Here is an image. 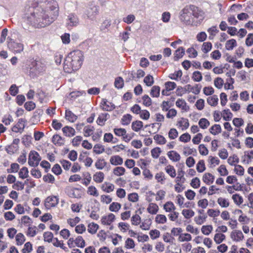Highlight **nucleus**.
<instances>
[{"mask_svg": "<svg viewBox=\"0 0 253 253\" xmlns=\"http://www.w3.org/2000/svg\"><path fill=\"white\" fill-rule=\"evenodd\" d=\"M58 5L54 0H45L36 6H26L22 19L26 24L35 28L50 25L58 15Z\"/></svg>", "mask_w": 253, "mask_h": 253, "instance_id": "1", "label": "nucleus"}, {"mask_svg": "<svg viewBox=\"0 0 253 253\" xmlns=\"http://www.w3.org/2000/svg\"><path fill=\"white\" fill-rule=\"evenodd\" d=\"M84 61L83 52L79 50L71 52L65 59L63 69L65 72L71 73L79 70Z\"/></svg>", "mask_w": 253, "mask_h": 253, "instance_id": "2", "label": "nucleus"}, {"mask_svg": "<svg viewBox=\"0 0 253 253\" xmlns=\"http://www.w3.org/2000/svg\"><path fill=\"white\" fill-rule=\"evenodd\" d=\"M191 5H187L179 13V19L180 22L186 25H191L193 17L191 16Z\"/></svg>", "mask_w": 253, "mask_h": 253, "instance_id": "3", "label": "nucleus"}, {"mask_svg": "<svg viewBox=\"0 0 253 253\" xmlns=\"http://www.w3.org/2000/svg\"><path fill=\"white\" fill-rule=\"evenodd\" d=\"M46 66L42 60H35L32 62L29 73L31 76L34 77L45 71Z\"/></svg>", "mask_w": 253, "mask_h": 253, "instance_id": "4", "label": "nucleus"}, {"mask_svg": "<svg viewBox=\"0 0 253 253\" xmlns=\"http://www.w3.org/2000/svg\"><path fill=\"white\" fill-rule=\"evenodd\" d=\"M41 160V157L39 153L35 151H31L28 156V164L33 167H37Z\"/></svg>", "mask_w": 253, "mask_h": 253, "instance_id": "5", "label": "nucleus"}, {"mask_svg": "<svg viewBox=\"0 0 253 253\" xmlns=\"http://www.w3.org/2000/svg\"><path fill=\"white\" fill-rule=\"evenodd\" d=\"M98 13V6L93 3L89 4L84 13L86 17L91 20H93L95 18Z\"/></svg>", "mask_w": 253, "mask_h": 253, "instance_id": "6", "label": "nucleus"}, {"mask_svg": "<svg viewBox=\"0 0 253 253\" xmlns=\"http://www.w3.org/2000/svg\"><path fill=\"white\" fill-rule=\"evenodd\" d=\"M59 203V198L57 196H50L45 198L44 206L46 209L49 210L56 207Z\"/></svg>", "mask_w": 253, "mask_h": 253, "instance_id": "7", "label": "nucleus"}, {"mask_svg": "<svg viewBox=\"0 0 253 253\" xmlns=\"http://www.w3.org/2000/svg\"><path fill=\"white\" fill-rule=\"evenodd\" d=\"M8 47L16 53H20L24 49L23 44L14 42L11 38L7 39Z\"/></svg>", "mask_w": 253, "mask_h": 253, "instance_id": "8", "label": "nucleus"}, {"mask_svg": "<svg viewBox=\"0 0 253 253\" xmlns=\"http://www.w3.org/2000/svg\"><path fill=\"white\" fill-rule=\"evenodd\" d=\"M115 220V215L113 213H110L107 215L102 216L101 218L100 222L103 225L109 226L110 230H112L113 226L112 224Z\"/></svg>", "mask_w": 253, "mask_h": 253, "instance_id": "9", "label": "nucleus"}, {"mask_svg": "<svg viewBox=\"0 0 253 253\" xmlns=\"http://www.w3.org/2000/svg\"><path fill=\"white\" fill-rule=\"evenodd\" d=\"M201 88L202 85L199 84H196L194 86L187 84L183 87V88H180V89L186 93L192 92L195 94H198L200 92Z\"/></svg>", "mask_w": 253, "mask_h": 253, "instance_id": "10", "label": "nucleus"}, {"mask_svg": "<svg viewBox=\"0 0 253 253\" xmlns=\"http://www.w3.org/2000/svg\"><path fill=\"white\" fill-rule=\"evenodd\" d=\"M79 23V18L75 13H70L66 20V25L68 28L77 26Z\"/></svg>", "mask_w": 253, "mask_h": 253, "instance_id": "11", "label": "nucleus"}, {"mask_svg": "<svg viewBox=\"0 0 253 253\" xmlns=\"http://www.w3.org/2000/svg\"><path fill=\"white\" fill-rule=\"evenodd\" d=\"M66 192L71 198H80L82 197L81 190L79 188L68 187L66 189Z\"/></svg>", "mask_w": 253, "mask_h": 253, "instance_id": "12", "label": "nucleus"}, {"mask_svg": "<svg viewBox=\"0 0 253 253\" xmlns=\"http://www.w3.org/2000/svg\"><path fill=\"white\" fill-rule=\"evenodd\" d=\"M230 238L236 242H241L244 239V236L241 231L235 230L231 232Z\"/></svg>", "mask_w": 253, "mask_h": 253, "instance_id": "13", "label": "nucleus"}, {"mask_svg": "<svg viewBox=\"0 0 253 253\" xmlns=\"http://www.w3.org/2000/svg\"><path fill=\"white\" fill-rule=\"evenodd\" d=\"M26 120L20 119L18 123L12 128V130L15 132L21 133L25 127Z\"/></svg>", "mask_w": 253, "mask_h": 253, "instance_id": "14", "label": "nucleus"}, {"mask_svg": "<svg viewBox=\"0 0 253 253\" xmlns=\"http://www.w3.org/2000/svg\"><path fill=\"white\" fill-rule=\"evenodd\" d=\"M191 16H193L196 18L203 19L204 17V12L199 9L197 6L194 5H191Z\"/></svg>", "mask_w": 253, "mask_h": 253, "instance_id": "15", "label": "nucleus"}, {"mask_svg": "<svg viewBox=\"0 0 253 253\" xmlns=\"http://www.w3.org/2000/svg\"><path fill=\"white\" fill-rule=\"evenodd\" d=\"M148 194L150 196H155V200L156 201H159L165 199L166 192L163 189H160L158 190L156 194L152 191H149Z\"/></svg>", "mask_w": 253, "mask_h": 253, "instance_id": "16", "label": "nucleus"}, {"mask_svg": "<svg viewBox=\"0 0 253 253\" xmlns=\"http://www.w3.org/2000/svg\"><path fill=\"white\" fill-rule=\"evenodd\" d=\"M101 107L102 110L106 111H111L115 108V105L107 101L106 99H104L101 103Z\"/></svg>", "mask_w": 253, "mask_h": 253, "instance_id": "17", "label": "nucleus"}, {"mask_svg": "<svg viewBox=\"0 0 253 253\" xmlns=\"http://www.w3.org/2000/svg\"><path fill=\"white\" fill-rule=\"evenodd\" d=\"M176 126L182 130H185L189 126V121L186 118H181L177 121Z\"/></svg>", "mask_w": 253, "mask_h": 253, "instance_id": "18", "label": "nucleus"}, {"mask_svg": "<svg viewBox=\"0 0 253 253\" xmlns=\"http://www.w3.org/2000/svg\"><path fill=\"white\" fill-rule=\"evenodd\" d=\"M146 210L150 214L156 215L159 211V207L155 203H150L147 206Z\"/></svg>", "mask_w": 253, "mask_h": 253, "instance_id": "19", "label": "nucleus"}, {"mask_svg": "<svg viewBox=\"0 0 253 253\" xmlns=\"http://www.w3.org/2000/svg\"><path fill=\"white\" fill-rule=\"evenodd\" d=\"M253 160V150L246 151L242 157V161L246 164H250Z\"/></svg>", "mask_w": 253, "mask_h": 253, "instance_id": "20", "label": "nucleus"}, {"mask_svg": "<svg viewBox=\"0 0 253 253\" xmlns=\"http://www.w3.org/2000/svg\"><path fill=\"white\" fill-rule=\"evenodd\" d=\"M101 189L103 191L109 193L114 190L115 186L111 183L105 182L101 185Z\"/></svg>", "mask_w": 253, "mask_h": 253, "instance_id": "21", "label": "nucleus"}, {"mask_svg": "<svg viewBox=\"0 0 253 253\" xmlns=\"http://www.w3.org/2000/svg\"><path fill=\"white\" fill-rule=\"evenodd\" d=\"M110 163L113 166H120L123 164V159L119 155H114L110 157Z\"/></svg>", "mask_w": 253, "mask_h": 253, "instance_id": "22", "label": "nucleus"}, {"mask_svg": "<svg viewBox=\"0 0 253 253\" xmlns=\"http://www.w3.org/2000/svg\"><path fill=\"white\" fill-rule=\"evenodd\" d=\"M167 155L169 159L174 162H178L181 159L180 155L175 151H169Z\"/></svg>", "mask_w": 253, "mask_h": 253, "instance_id": "23", "label": "nucleus"}, {"mask_svg": "<svg viewBox=\"0 0 253 253\" xmlns=\"http://www.w3.org/2000/svg\"><path fill=\"white\" fill-rule=\"evenodd\" d=\"M110 115L108 113H102L100 114L97 119V124L101 126L105 125V122L109 119Z\"/></svg>", "mask_w": 253, "mask_h": 253, "instance_id": "24", "label": "nucleus"}, {"mask_svg": "<svg viewBox=\"0 0 253 253\" xmlns=\"http://www.w3.org/2000/svg\"><path fill=\"white\" fill-rule=\"evenodd\" d=\"M53 143L57 146H62L64 144L65 139L58 134H55L52 138Z\"/></svg>", "mask_w": 253, "mask_h": 253, "instance_id": "25", "label": "nucleus"}, {"mask_svg": "<svg viewBox=\"0 0 253 253\" xmlns=\"http://www.w3.org/2000/svg\"><path fill=\"white\" fill-rule=\"evenodd\" d=\"M52 244L54 247L60 248L66 252L69 251L68 248L63 243V242L59 240L57 238H55L53 239Z\"/></svg>", "mask_w": 253, "mask_h": 253, "instance_id": "26", "label": "nucleus"}, {"mask_svg": "<svg viewBox=\"0 0 253 253\" xmlns=\"http://www.w3.org/2000/svg\"><path fill=\"white\" fill-rule=\"evenodd\" d=\"M168 221L166 216L162 214H157L155 217V222L157 224H164Z\"/></svg>", "mask_w": 253, "mask_h": 253, "instance_id": "27", "label": "nucleus"}, {"mask_svg": "<svg viewBox=\"0 0 253 253\" xmlns=\"http://www.w3.org/2000/svg\"><path fill=\"white\" fill-rule=\"evenodd\" d=\"M62 130L64 134L67 137H72L75 134V129L71 126H66Z\"/></svg>", "mask_w": 253, "mask_h": 253, "instance_id": "28", "label": "nucleus"}, {"mask_svg": "<svg viewBox=\"0 0 253 253\" xmlns=\"http://www.w3.org/2000/svg\"><path fill=\"white\" fill-rule=\"evenodd\" d=\"M203 181L207 184L210 185L214 180V176L210 173H205L203 176Z\"/></svg>", "mask_w": 253, "mask_h": 253, "instance_id": "29", "label": "nucleus"}, {"mask_svg": "<svg viewBox=\"0 0 253 253\" xmlns=\"http://www.w3.org/2000/svg\"><path fill=\"white\" fill-rule=\"evenodd\" d=\"M226 239L224 234L219 232H216L213 237V240L216 244H220Z\"/></svg>", "mask_w": 253, "mask_h": 253, "instance_id": "30", "label": "nucleus"}, {"mask_svg": "<svg viewBox=\"0 0 253 253\" xmlns=\"http://www.w3.org/2000/svg\"><path fill=\"white\" fill-rule=\"evenodd\" d=\"M163 209L166 212H169L175 211L176 207L173 202L168 201L163 205Z\"/></svg>", "mask_w": 253, "mask_h": 253, "instance_id": "31", "label": "nucleus"}, {"mask_svg": "<svg viewBox=\"0 0 253 253\" xmlns=\"http://www.w3.org/2000/svg\"><path fill=\"white\" fill-rule=\"evenodd\" d=\"M232 199L234 204L237 206H240L244 202L243 197L237 193L234 194L232 196Z\"/></svg>", "mask_w": 253, "mask_h": 253, "instance_id": "32", "label": "nucleus"}, {"mask_svg": "<svg viewBox=\"0 0 253 253\" xmlns=\"http://www.w3.org/2000/svg\"><path fill=\"white\" fill-rule=\"evenodd\" d=\"M217 204L221 207L223 208H228L230 205V202L228 199L219 197L217 200Z\"/></svg>", "mask_w": 253, "mask_h": 253, "instance_id": "33", "label": "nucleus"}, {"mask_svg": "<svg viewBox=\"0 0 253 253\" xmlns=\"http://www.w3.org/2000/svg\"><path fill=\"white\" fill-rule=\"evenodd\" d=\"M65 118L71 123L75 122L78 119V116L70 110H66L65 112Z\"/></svg>", "mask_w": 253, "mask_h": 253, "instance_id": "34", "label": "nucleus"}, {"mask_svg": "<svg viewBox=\"0 0 253 253\" xmlns=\"http://www.w3.org/2000/svg\"><path fill=\"white\" fill-rule=\"evenodd\" d=\"M208 162L210 165V168L214 167L218 165L220 162L219 160L216 157L210 156L208 157Z\"/></svg>", "mask_w": 253, "mask_h": 253, "instance_id": "35", "label": "nucleus"}, {"mask_svg": "<svg viewBox=\"0 0 253 253\" xmlns=\"http://www.w3.org/2000/svg\"><path fill=\"white\" fill-rule=\"evenodd\" d=\"M104 179V174L103 173V172H102L101 171L96 172L93 175V180L97 183H101L102 182H103Z\"/></svg>", "mask_w": 253, "mask_h": 253, "instance_id": "36", "label": "nucleus"}, {"mask_svg": "<svg viewBox=\"0 0 253 253\" xmlns=\"http://www.w3.org/2000/svg\"><path fill=\"white\" fill-rule=\"evenodd\" d=\"M207 103L211 106H215L218 102V98L217 95H213L208 97Z\"/></svg>", "mask_w": 253, "mask_h": 253, "instance_id": "37", "label": "nucleus"}, {"mask_svg": "<svg viewBox=\"0 0 253 253\" xmlns=\"http://www.w3.org/2000/svg\"><path fill=\"white\" fill-rule=\"evenodd\" d=\"M175 105L177 107L184 111H186L188 109L186 102L182 98L178 99L176 101Z\"/></svg>", "mask_w": 253, "mask_h": 253, "instance_id": "38", "label": "nucleus"}, {"mask_svg": "<svg viewBox=\"0 0 253 253\" xmlns=\"http://www.w3.org/2000/svg\"><path fill=\"white\" fill-rule=\"evenodd\" d=\"M166 172L171 177H175L176 173V170L173 166L169 165L165 168Z\"/></svg>", "mask_w": 253, "mask_h": 253, "instance_id": "39", "label": "nucleus"}, {"mask_svg": "<svg viewBox=\"0 0 253 253\" xmlns=\"http://www.w3.org/2000/svg\"><path fill=\"white\" fill-rule=\"evenodd\" d=\"M98 228L99 225L97 224L91 222L88 225L87 231L91 234H94L96 233Z\"/></svg>", "mask_w": 253, "mask_h": 253, "instance_id": "40", "label": "nucleus"}, {"mask_svg": "<svg viewBox=\"0 0 253 253\" xmlns=\"http://www.w3.org/2000/svg\"><path fill=\"white\" fill-rule=\"evenodd\" d=\"M192 240V236L189 233H181L178 238L179 242H189Z\"/></svg>", "mask_w": 253, "mask_h": 253, "instance_id": "41", "label": "nucleus"}, {"mask_svg": "<svg viewBox=\"0 0 253 253\" xmlns=\"http://www.w3.org/2000/svg\"><path fill=\"white\" fill-rule=\"evenodd\" d=\"M103 140L106 142H112L115 143L117 142L118 139L116 138H114L113 135L111 133H106L104 135Z\"/></svg>", "mask_w": 253, "mask_h": 253, "instance_id": "42", "label": "nucleus"}, {"mask_svg": "<svg viewBox=\"0 0 253 253\" xmlns=\"http://www.w3.org/2000/svg\"><path fill=\"white\" fill-rule=\"evenodd\" d=\"M94 129L95 128L93 126L89 125L85 126L83 129L84 135L85 137L91 136L93 133Z\"/></svg>", "mask_w": 253, "mask_h": 253, "instance_id": "43", "label": "nucleus"}, {"mask_svg": "<svg viewBox=\"0 0 253 253\" xmlns=\"http://www.w3.org/2000/svg\"><path fill=\"white\" fill-rule=\"evenodd\" d=\"M237 45L236 41L234 39H231L227 41L225 43V48L227 50H233Z\"/></svg>", "mask_w": 253, "mask_h": 253, "instance_id": "44", "label": "nucleus"}, {"mask_svg": "<svg viewBox=\"0 0 253 253\" xmlns=\"http://www.w3.org/2000/svg\"><path fill=\"white\" fill-rule=\"evenodd\" d=\"M219 32L216 26H212L208 29V32L209 34V39L213 40L215 35Z\"/></svg>", "mask_w": 253, "mask_h": 253, "instance_id": "45", "label": "nucleus"}, {"mask_svg": "<svg viewBox=\"0 0 253 253\" xmlns=\"http://www.w3.org/2000/svg\"><path fill=\"white\" fill-rule=\"evenodd\" d=\"M209 130L212 134L215 135L221 132V127L219 125L215 124L210 128Z\"/></svg>", "mask_w": 253, "mask_h": 253, "instance_id": "46", "label": "nucleus"}, {"mask_svg": "<svg viewBox=\"0 0 253 253\" xmlns=\"http://www.w3.org/2000/svg\"><path fill=\"white\" fill-rule=\"evenodd\" d=\"M122 206L118 202H113L110 206L109 209L111 211L117 212L121 209Z\"/></svg>", "mask_w": 253, "mask_h": 253, "instance_id": "47", "label": "nucleus"}, {"mask_svg": "<svg viewBox=\"0 0 253 253\" xmlns=\"http://www.w3.org/2000/svg\"><path fill=\"white\" fill-rule=\"evenodd\" d=\"M182 214L185 218L189 219L195 215V212L190 209H184L182 211Z\"/></svg>", "mask_w": 253, "mask_h": 253, "instance_id": "48", "label": "nucleus"}, {"mask_svg": "<svg viewBox=\"0 0 253 253\" xmlns=\"http://www.w3.org/2000/svg\"><path fill=\"white\" fill-rule=\"evenodd\" d=\"M154 139L159 145H164L166 143L167 140L164 136L159 134H156L154 136Z\"/></svg>", "mask_w": 253, "mask_h": 253, "instance_id": "49", "label": "nucleus"}, {"mask_svg": "<svg viewBox=\"0 0 253 253\" xmlns=\"http://www.w3.org/2000/svg\"><path fill=\"white\" fill-rule=\"evenodd\" d=\"M107 165L104 159H98L95 163V166L98 169H102Z\"/></svg>", "mask_w": 253, "mask_h": 253, "instance_id": "50", "label": "nucleus"}, {"mask_svg": "<svg viewBox=\"0 0 253 253\" xmlns=\"http://www.w3.org/2000/svg\"><path fill=\"white\" fill-rule=\"evenodd\" d=\"M221 116L225 121H230L231 120L233 115L229 109H225L222 111Z\"/></svg>", "mask_w": 253, "mask_h": 253, "instance_id": "51", "label": "nucleus"}, {"mask_svg": "<svg viewBox=\"0 0 253 253\" xmlns=\"http://www.w3.org/2000/svg\"><path fill=\"white\" fill-rule=\"evenodd\" d=\"M213 230V227L211 225H203L201 228L202 233L205 235H209Z\"/></svg>", "mask_w": 253, "mask_h": 253, "instance_id": "52", "label": "nucleus"}, {"mask_svg": "<svg viewBox=\"0 0 253 253\" xmlns=\"http://www.w3.org/2000/svg\"><path fill=\"white\" fill-rule=\"evenodd\" d=\"M81 219L79 217L76 216L74 218H70L67 219V223L72 227H75L76 225L79 223Z\"/></svg>", "mask_w": 253, "mask_h": 253, "instance_id": "53", "label": "nucleus"}, {"mask_svg": "<svg viewBox=\"0 0 253 253\" xmlns=\"http://www.w3.org/2000/svg\"><path fill=\"white\" fill-rule=\"evenodd\" d=\"M196 169L198 172L201 173L206 170L205 161L203 160H200L196 165Z\"/></svg>", "mask_w": 253, "mask_h": 253, "instance_id": "54", "label": "nucleus"}, {"mask_svg": "<svg viewBox=\"0 0 253 253\" xmlns=\"http://www.w3.org/2000/svg\"><path fill=\"white\" fill-rule=\"evenodd\" d=\"M87 193L90 195L94 197H97L99 196V193L96 188L94 186H89L87 188Z\"/></svg>", "mask_w": 253, "mask_h": 253, "instance_id": "55", "label": "nucleus"}, {"mask_svg": "<svg viewBox=\"0 0 253 253\" xmlns=\"http://www.w3.org/2000/svg\"><path fill=\"white\" fill-rule=\"evenodd\" d=\"M126 172V169L122 167H116L113 169V173L114 175L120 176L123 175Z\"/></svg>", "mask_w": 253, "mask_h": 253, "instance_id": "56", "label": "nucleus"}, {"mask_svg": "<svg viewBox=\"0 0 253 253\" xmlns=\"http://www.w3.org/2000/svg\"><path fill=\"white\" fill-rule=\"evenodd\" d=\"M198 124L202 129H206L210 125V122L206 118L201 119L199 121Z\"/></svg>", "mask_w": 253, "mask_h": 253, "instance_id": "57", "label": "nucleus"}, {"mask_svg": "<svg viewBox=\"0 0 253 253\" xmlns=\"http://www.w3.org/2000/svg\"><path fill=\"white\" fill-rule=\"evenodd\" d=\"M160 87L159 86H153L151 90L150 95L153 97H158L160 95Z\"/></svg>", "mask_w": 253, "mask_h": 253, "instance_id": "58", "label": "nucleus"}, {"mask_svg": "<svg viewBox=\"0 0 253 253\" xmlns=\"http://www.w3.org/2000/svg\"><path fill=\"white\" fill-rule=\"evenodd\" d=\"M132 120V116L130 114H126L123 116L121 119V123L123 125H129Z\"/></svg>", "mask_w": 253, "mask_h": 253, "instance_id": "59", "label": "nucleus"}, {"mask_svg": "<svg viewBox=\"0 0 253 253\" xmlns=\"http://www.w3.org/2000/svg\"><path fill=\"white\" fill-rule=\"evenodd\" d=\"M15 239L16 245L18 246L22 245L25 241V237L24 235L21 233H19L16 235Z\"/></svg>", "mask_w": 253, "mask_h": 253, "instance_id": "60", "label": "nucleus"}, {"mask_svg": "<svg viewBox=\"0 0 253 253\" xmlns=\"http://www.w3.org/2000/svg\"><path fill=\"white\" fill-rule=\"evenodd\" d=\"M76 246L79 248H84L85 246V241L82 236H78L75 239Z\"/></svg>", "mask_w": 253, "mask_h": 253, "instance_id": "61", "label": "nucleus"}, {"mask_svg": "<svg viewBox=\"0 0 253 253\" xmlns=\"http://www.w3.org/2000/svg\"><path fill=\"white\" fill-rule=\"evenodd\" d=\"M19 176L22 179H25L29 176V170L27 168L23 167L19 172Z\"/></svg>", "mask_w": 253, "mask_h": 253, "instance_id": "62", "label": "nucleus"}, {"mask_svg": "<svg viewBox=\"0 0 253 253\" xmlns=\"http://www.w3.org/2000/svg\"><path fill=\"white\" fill-rule=\"evenodd\" d=\"M184 49L183 47L177 49L174 53V60H178L181 58L184 54Z\"/></svg>", "mask_w": 253, "mask_h": 253, "instance_id": "63", "label": "nucleus"}, {"mask_svg": "<svg viewBox=\"0 0 253 253\" xmlns=\"http://www.w3.org/2000/svg\"><path fill=\"white\" fill-rule=\"evenodd\" d=\"M212 48V44L210 42H205L202 46V50L205 53L209 52Z\"/></svg>", "mask_w": 253, "mask_h": 253, "instance_id": "64", "label": "nucleus"}]
</instances>
